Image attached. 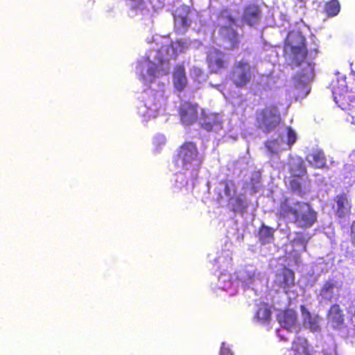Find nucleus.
Segmentation results:
<instances>
[{
    "mask_svg": "<svg viewBox=\"0 0 355 355\" xmlns=\"http://www.w3.org/2000/svg\"><path fill=\"white\" fill-rule=\"evenodd\" d=\"M333 209L335 216L339 218H345L351 214L352 202L349 195L342 192L336 195L334 198Z\"/></svg>",
    "mask_w": 355,
    "mask_h": 355,
    "instance_id": "9b49d317",
    "label": "nucleus"
},
{
    "mask_svg": "<svg viewBox=\"0 0 355 355\" xmlns=\"http://www.w3.org/2000/svg\"><path fill=\"white\" fill-rule=\"evenodd\" d=\"M229 79L236 88L246 87L252 80L250 63L243 60L236 62L230 71Z\"/></svg>",
    "mask_w": 355,
    "mask_h": 355,
    "instance_id": "20e7f679",
    "label": "nucleus"
},
{
    "mask_svg": "<svg viewBox=\"0 0 355 355\" xmlns=\"http://www.w3.org/2000/svg\"><path fill=\"white\" fill-rule=\"evenodd\" d=\"M277 319L284 329L291 331L297 322V315L294 310L287 309L280 311L277 315Z\"/></svg>",
    "mask_w": 355,
    "mask_h": 355,
    "instance_id": "dca6fc26",
    "label": "nucleus"
},
{
    "mask_svg": "<svg viewBox=\"0 0 355 355\" xmlns=\"http://www.w3.org/2000/svg\"><path fill=\"white\" fill-rule=\"evenodd\" d=\"M201 128L210 132L216 127H222V121L220 116L216 113H206L204 110L201 112Z\"/></svg>",
    "mask_w": 355,
    "mask_h": 355,
    "instance_id": "a211bd4d",
    "label": "nucleus"
},
{
    "mask_svg": "<svg viewBox=\"0 0 355 355\" xmlns=\"http://www.w3.org/2000/svg\"><path fill=\"white\" fill-rule=\"evenodd\" d=\"M255 121L259 129L269 133L274 131L281 123V114L277 105H266L257 111Z\"/></svg>",
    "mask_w": 355,
    "mask_h": 355,
    "instance_id": "7ed1b4c3",
    "label": "nucleus"
},
{
    "mask_svg": "<svg viewBox=\"0 0 355 355\" xmlns=\"http://www.w3.org/2000/svg\"><path fill=\"white\" fill-rule=\"evenodd\" d=\"M333 96L335 103L343 110L349 111L352 123L355 125V94L349 92L347 87L341 89L333 87Z\"/></svg>",
    "mask_w": 355,
    "mask_h": 355,
    "instance_id": "39448f33",
    "label": "nucleus"
},
{
    "mask_svg": "<svg viewBox=\"0 0 355 355\" xmlns=\"http://www.w3.org/2000/svg\"><path fill=\"white\" fill-rule=\"evenodd\" d=\"M198 105L196 103L184 101L178 108V114L180 122L187 126L191 125L197 121L198 117Z\"/></svg>",
    "mask_w": 355,
    "mask_h": 355,
    "instance_id": "9d476101",
    "label": "nucleus"
},
{
    "mask_svg": "<svg viewBox=\"0 0 355 355\" xmlns=\"http://www.w3.org/2000/svg\"><path fill=\"white\" fill-rule=\"evenodd\" d=\"M265 146L268 151L272 155L277 154L280 150V143L277 139L266 141Z\"/></svg>",
    "mask_w": 355,
    "mask_h": 355,
    "instance_id": "bb28decb",
    "label": "nucleus"
},
{
    "mask_svg": "<svg viewBox=\"0 0 355 355\" xmlns=\"http://www.w3.org/2000/svg\"><path fill=\"white\" fill-rule=\"evenodd\" d=\"M295 275L293 270L283 267L276 273L274 283L278 288H282L288 293L289 288L295 285Z\"/></svg>",
    "mask_w": 355,
    "mask_h": 355,
    "instance_id": "f8f14e48",
    "label": "nucleus"
},
{
    "mask_svg": "<svg viewBox=\"0 0 355 355\" xmlns=\"http://www.w3.org/2000/svg\"><path fill=\"white\" fill-rule=\"evenodd\" d=\"M225 12H227H227H228L227 10H223L221 13H222V14H223V13H225Z\"/></svg>",
    "mask_w": 355,
    "mask_h": 355,
    "instance_id": "c9c22d12",
    "label": "nucleus"
},
{
    "mask_svg": "<svg viewBox=\"0 0 355 355\" xmlns=\"http://www.w3.org/2000/svg\"><path fill=\"white\" fill-rule=\"evenodd\" d=\"M327 319L331 326L335 329H340L345 322V314L340 305L338 304H332L327 313Z\"/></svg>",
    "mask_w": 355,
    "mask_h": 355,
    "instance_id": "4468645a",
    "label": "nucleus"
},
{
    "mask_svg": "<svg viewBox=\"0 0 355 355\" xmlns=\"http://www.w3.org/2000/svg\"><path fill=\"white\" fill-rule=\"evenodd\" d=\"M206 62L211 73H219L225 70L229 65V60L222 51L212 48L207 53Z\"/></svg>",
    "mask_w": 355,
    "mask_h": 355,
    "instance_id": "6e6552de",
    "label": "nucleus"
},
{
    "mask_svg": "<svg viewBox=\"0 0 355 355\" xmlns=\"http://www.w3.org/2000/svg\"><path fill=\"white\" fill-rule=\"evenodd\" d=\"M309 328L313 332L318 331L320 330V325L318 324V320L316 318H309Z\"/></svg>",
    "mask_w": 355,
    "mask_h": 355,
    "instance_id": "c756f323",
    "label": "nucleus"
},
{
    "mask_svg": "<svg viewBox=\"0 0 355 355\" xmlns=\"http://www.w3.org/2000/svg\"><path fill=\"white\" fill-rule=\"evenodd\" d=\"M340 10V5L338 0H330L325 3L324 12L329 17L336 16Z\"/></svg>",
    "mask_w": 355,
    "mask_h": 355,
    "instance_id": "393cba45",
    "label": "nucleus"
},
{
    "mask_svg": "<svg viewBox=\"0 0 355 355\" xmlns=\"http://www.w3.org/2000/svg\"><path fill=\"white\" fill-rule=\"evenodd\" d=\"M350 240L352 244L355 247V220L352 222L350 227Z\"/></svg>",
    "mask_w": 355,
    "mask_h": 355,
    "instance_id": "7c9ffc66",
    "label": "nucleus"
},
{
    "mask_svg": "<svg viewBox=\"0 0 355 355\" xmlns=\"http://www.w3.org/2000/svg\"><path fill=\"white\" fill-rule=\"evenodd\" d=\"M284 55L291 67H297L305 61L308 55L305 37L300 33H288L284 46Z\"/></svg>",
    "mask_w": 355,
    "mask_h": 355,
    "instance_id": "f257e3e1",
    "label": "nucleus"
},
{
    "mask_svg": "<svg viewBox=\"0 0 355 355\" xmlns=\"http://www.w3.org/2000/svg\"><path fill=\"white\" fill-rule=\"evenodd\" d=\"M286 132V144H288L289 148H291L292 146L296 142L297 135L291 127H287Z\"/></svg>",
    "mask_w": 355,
    "mask_h": 355,
    "instance_id": "c85d7f7f",
    "label": "nucleus"
},
{
    "mask_svg": "<svg viewBox=\"0 0 355 355\" xmlns=\"http://www.w3.org/2000/svg\"><path fill=\"white\" fill-rule=\"evenodd\" d=\"M261 17L260 6L257 3H251L244 6L242 20L250 26L258 24Z\"/></svg>",
    "mask_w": 355,
    "mask_h": 355,
    "instance_id": "ddd939ff",
    "label": "nucleus"
},
{
    "mask_svg": "<svg viewBox=\"0 0 355 355\" xmlns=\"http://www.w3.org/2000/svg\"><path fill=\"white\" fill-rule=\"evenodd\" d=\"M180 23L183 28H188L190 26V22L187 16L178 17Z\"/></svg>",
    "mask_w": 355,
    "mask_h": 355,
    "instance_id": "2f4dec72",
    "label": "nucleus"
},
{
    "mask_svg": "<svg viewBox=\"0 0 355 355\" xmlns=\"http://www.w3.org/2000/svg\"><path fill=\"white\" fill-rule=\"evenodd\" d=\"M288 171L291 175L289 186L291 190L302 197L309 191L310 180L304 161L300 157H292L288 162Z\"/></svg>",
    "mask_w": 355,
    "mask_h": 355,
    "instance_id": "f03ea898",
    "label": "nucleus"
},
{
    "mask_svg": "<svg viewBox=\"0 0 355 355\" xmlns=\"http://www.w3.org/2000/svg\"><path fill=\"white\" fill-rule=\"evenodd\" d=\"M148 73L153 78L155 77V70L153 68L148 69Z\"/></svg>",
    "mask_w": 355,
    "mask_h": 355,
    "instance_id": "f704fd0d",
    "label": "nucleus"
},
{
    "mask_svg": "<svg viewBox=\"0 0 355 355\" xmlns=\"http://www.w3.org/2000/svg\"><path fill=\"white\" fill-rule=\"evenodd\" d=\"M227 20L232 24H236V19L232 16L231 15H228L227 16H226Z\"/></svg>",
    "mask_w": 355,
    "mask_h": 355,
    "instance_id": "72a5a7b5",
    "label": "nucleus"
},
{
    "mask_svg": "<svg viewBox=\"0 0 355 355\" xmlns=\"http://www.w3.org/2000/svg\"><path fill=\"white\" fill-rule=\"evenodd\" d=\"M337 286L336 282L333 279H329L324 282L320 288V295L329 301L333 298L334 288Z\"/></svg>",
    "mask_w": 355,
    "mask_h": 355,
    "instance_id": "b1692460",
    "label": "nucleus"
},
{
    "mask_svg": "<svg viewBox=\"0 0 355 355\" xmlns=\"http://www.w3.org/2000/svg\"><path fill=\"white\" fill-rule=\"evenodd\" d=\"M198 154L197 146L194 142L185 141L178 148L175 160H180L182 167L188 168L195 161H198V164L201 163L198 159Z\"/></svg>",
    "mask_w": 355,
    "mask_h": 355,
    "instance_id": "423d86ee",
    "label": "nucleus"
},
{
    "mask_svg": "<svg viewBox=\"0 0 355 355\" xmlns=\"http://www.w3.org/2000/svg\"><path fill=\"white\" fill-rule=\"evenodd\" d=\"M220 40L227 51L238 49L240 46V35L230 25H222L218 28Z\"/></svg>",
    "mask_w": 355,
    "mask_h": 355,
    "instance_id": "1a4fd4ad",
    "label": "nucleus"
},
{
    "mask_svg": "<svg viewBox=\"0 0 355 355\" xmlns=\"http://www.w3.org/2000/svg\"><path fill=\"white\" fill-rule=\"evenodd\" d=\"M220 183L224 186V193L226 196H231L236 192V186L232 180H222Z\"/></svg>",
    "mask_w": 355,
    "mask_h": 355,
    "instance_id": "cd10ccee",
    "label": "nucleus"
},
{
    "mask_svg": "<svg viewBox=\"0 0 355 355\" xmlns=\"http://www.w3.org/2000/svg\"><path fill=\"white\" fill-rule=\"evenodd\" d=\"M300 201H296L291 204L289 200L286 198L282 200L278 207L277 216L282 219H287L293 218L295 219L297 209L298 203Z\"/></svg>",
    "mask_w": 355,
    "mask_h": 355,
    "instance_id": "2eb2a0df",
    "label": "nucleus"
},
{
    "mask_svg": "<svg viewBox=\"0 0 355 355\" xmlns=\"http://www.w3.org/2000/svg\"><path fill=\"white\" fill-rule=\"evenodd\" d=\"M247 207L245 201L239 196L233 198L231 202L232 211L234 213L243 214L245 211Z\"/></svg>",
    "mask_w": 355,
    "mask_h": 355,
    "instance_id": "a878e982",
    "label": "nucleus"
},
{
    "mask_svg": "<svg viewBox=\"0 0 355 355\" xmlns=\"http://www.w3.org/2000/svg\"><path fill=\"white\" fill-rule=\"evenodd\" d=\"M220 355H233L230 349L225 345L223 343L220 347Z\"/></svg>",
    "mask_w": 355,
    "mask_h": 355,
    "instance_id": "473e14b6",
    "label": "nucleus"
},
{
    "mask_svg": "<svg viewBox=\"0 0 355 355\" xmlns=\"http://www.w3.org/2000/svg\"><path fill=\"white\" fill-rule=\"evenodd\" d=\"M298 209L293 222L300 227H311L317 220V213L311 205L305 202H300Z\"/></svg>",
    "mask_w": 355,
    "mask_h": 355,
    "instance_id": "0eeeda50",
    "label": "nucleus"
},
{
    "mask_svg": "<svg viewBox=\"0 0 355 355\" xmlns=\"http://www.w3.org/2000/svg\"><path fill=\"white\" fill-rule=\"evenodd\" d=\"M271 311L266 303H260L257 310L255 318L258 321L265 323L271 318Z\"/></svg>",
    "mask_w": 355,
    "mask_h": 355,
    "instance_id": "5701e85b",
    "label": "nucleus"
},
{
    "mask_svg": "<svg viewBox=\"0 0 355 355\" xmlns=\"http://www.w3.org/2000/svg\"><path fill=\"white\" fill-rule=\"evenodd\" d=\"M291 350L293 355H313V349L310 348L307 339L297 337L292 343Z\"/></svg>",
    "mask_w": 355,
    "mask_h": 355,
    "instance_id": "aec40b11",
    "label": "nucleus"
},
{
    "mask_svg": "<svg viewBox=\"0 0 355 355\" xmlns=\"http://www.w3.org/2000/svg\"><path fill=\"white\" fill-rule=\"evenodd\" d=\"M306 159L314 168H322L326 166V157L322 150H313L307 155Z\"/></svg>",
    "mask_w": 355,
    "mask_h": 355,
    "instance_id": "412c9836",
    "label": "nucleus"
},
{
    "mask_svg": "<svg viewBox=\"0 0 355 355\" xmlns=\"http://www.w3.org/2000/svg\"><path fill=\"white\" fill-rule=\"evenodd\" d=\"M178 52L173 44L162 45L157 51L156 59L160 62H168L171 60H175Z\"/></svg>",
    "mask_w": 355,
    "mask_h": 355,
    "instance_id": "6ab92c4d",
    "label": "nucleus"
},
{
    "mask_svg": "<svg viewBox=\"0 0 355 355\" xmlns=\"http://www.w3.org/2000/svg\"><path fill=\"white\" fill-rule=\"evenodd\" d=\"M173 83L174 87L179 92L183 91L187 86V78L183 64H178L173 71Z\"/></svg>",
    "mask_w": 355,
    "mask_h": 355,
    "instance_id": "f3484780",
    "label": "nucleus"
},
{
    "mask_svg": "<svg viewBox=\"0 0 355 355\" xmlns=\"http://www.w3.org/2000/svg\"><path fill=\"white\" fill-rule=\"evenodd\" d=\"M274 232L275 230L272 227L264 224L261 225L258 232L259 242L265 245L272 241L274 240Z\"/></svg>",
    "mask_w": 355,
    "mask_h": 355,
    "instance_id": "4be33fe9",
    "label": "nucleus"
}]
</instances>
